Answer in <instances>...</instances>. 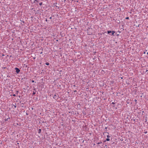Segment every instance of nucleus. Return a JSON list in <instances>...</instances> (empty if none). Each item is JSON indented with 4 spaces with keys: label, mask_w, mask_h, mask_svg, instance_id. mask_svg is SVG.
Listing matches in <instances>:
<instances>
[{
    "label": "nucleus",
    "mask_w": 148,
    "mask_h": 148,
    "mask_svg": "<svg viewBox=\"0 0 148 148\" xmlns=\"http://www.w3.org/2000/svg\"><path fill=\"white\" fill-rule=\"evenodd\" d=\"M32 83H34V80H32Z\"/></svg>",
    "instance_id": "obj_14"
},
{
    "label": "nucleus",
    "mask_w": 148,
    "mask_h": 148,
    "mask_svg": "<svg viewBox=\"0 0 148 148\" xmlns=\"http://www.w3.org/2000/svg\"><path fill=\"white\" fill-rule=\"evenodd\" d=\"M45 21H47V19H46Z\"/></svg>",
    "instance_id": "obj_20"
},
{
    "label": "nucleus",
    "mask_w": 148,
    "mask_h": 148,
    "mask_svg": "<svg viewBox=\"0 0 148 148\" xmlns=\"http://www.w3.org/2000/svg\"><path fill=\"white\" fill-rule=\"evenodd\" d=\"M12 96H13L15 97V96H16V95H15V94H13V95H12Z\"/></svg>",
    "instance_id": "obj_13"
},
{
    "label": "nucleus",
    "mask_w": 148,
    "mask_h": 148,
    "mask_svg": "<svg viewBox=\"0 0 148 148\" xmlns=\"http://www.w3.org/2000/svg\"><path fill=\"white\" fill-rule=\"evenodd\" d=\"M107 32L108 34H109L110 33H112V31H110V30L108 31Z\"/></svg>",
    "instance_id": "obj_5"
},
{
    "label": "nucleus",
    "mask_w": 148,
    "mask_h": 148,
    "mask_svg": "<svg viewBox=\"0 0 148 148\" xmlns=\"http://www.w3.org/2000/svg\"><path fill=\"white\" fill-rule=\"evenodd\" d=\"M135 101L136 102L137 101V100H136V99H135Z\"/></svg>",
    "instance_id": "obj_19"
},
{
    "label": "nucleus",
    "mask_w": 148,
    "mask_h": 148,
    "mask_svg": "<svg viewBox=\"0 0 148 148\" xmlns=\"http://www.w3.org/2000/svg\"><path fill=\"white\" fill-rule=\"evenodd\" d=\"M4 56V55H3V54L2 55V56Z\"/></svg>",
    "instance_id": "obj_22"
},
{
    "label": "nucleus",
    "mask_w": 148,
    "mask_h": 148,
    "mask_svg": "<svg viewBox=\"0 0 148 148\" xmlns=\"http://www.w3.org/2000/svg\"><path fill=\"white\" fill-rule=\"evenodd\" d=\"M115 32L114 31H112V35H114V33Z\"/></svg>",
    "instance_id": "obj_2"
},
{
    "label": "nucleus",
    "mask_w": 148,
    "mask_h": 148,
    "mask_svg": "<svg viewBox=\"0 0 148 148\" xmlns=\"http://www.w3.org/2000/svg\"><path fill=\"white\" fill-rule=\"evenodd\" d=\"M16 72L17 73H18L20 71V70L17 68H15V69Z\"/></svg>",
    "instance_id": "obj_1"
},
{
    "label": "nucleus",
    "mask_w": 148,
    "mask_h": 148,
    "mask_svg": "<svg viewBox=\"0 0 148 148\" xmlns=\"http://www.w3.org/2000/svg\"><path fill=\"white\" fill-rule=\"evenodd\" d=\"M145 133H147V132H145Z\"/></svg>",
    "instance_id": "obj_23"
},
{
    "label": "nucleus",
    "mask_w": 148,
    "mask_h": 148,
    "mask_svg": "<svg viewBox=\"0 0 148 148\" xmlns=\"http://www.w3.org/2000/svg\"><path fill=\"white\" fill-rule=\"evenodd\" d=\"M129 19V17H127L125 18V19Z\"/></svg>",
    "instance_id": "obj_9"
},
{
    "label": "nucleus",
    "mask_w": 148,
    "mask_h": 148,
    "mask_svg": "<svg viewBox=\"0 0 148 148\" xmlns=\"http://www.w3.org/2000/svg\"><path fill=\"white\" fill-rule=\"evenodd\" d=\"M110 140V139L108 138H107L106 139V140L107 141H109Z\"/></svg>",
    "instance_id": "obj_6"
},
{
    "label": "nucleus",
    "mask_w": 148,
    "mask_h": 148,
    "mask_svg": "<svg viewBox=\"0 0 148 148\" xmlns=\"http://www.w3.org/2000/svg\"><path fill=\"white\" fill-rule=\"evenodd\" d=\"M144 54L145 53V52H144Z\"/></svg>",
    "instance_id": "obj_21"
},
{
    "label": "nucleus",
    "mask_w": 148,
    "mask_h": 148,
    "mask_svg": "<svg viewBox=\"0 0 148 148\" xmlns=\"http://www.w3.org/2000/svg\"><path fill=\"white\" fill-rule=\"evenodd\" d=\"M13 106H14V107L15 108H16V105H13Z\"/></svg>",
    "instance_id": "obj_12"
},
{
    "label": "nucleus",
    "mask_w": 148,
    "mask_h": 148,
    "mask_svg": "<svg viewBox=\"0 0 148 148\" xmlns=\"http://www.w3.org/2000/svg\"><path fill=\"white\" fill-rule=\"evenodd\" d=\"M54 99H56L57 98V96L56 95H55L53 97Z\"/></svg>",
    "instance_id": "obj_4"
},
{
    "label": "nucleus",
    "mask_w": 148,
    "mask_h": 148,
    "mask_svg": "<svg viewBox=\"0 0 148 148\" xmlns=\"http://www.w3.org/2000/svg\"><path fill=\"white\" fill-rule=\"evenodd\" d=\"M102 143V142H100V143H97V144L98 145H99V144L100 143Z\"/></svg>",
    "instance_id": "obj_10"
},
{
    "label": "nucleus",
    "mask_w": 148,
    "mask_h": 148,
    "mask_svg": "<svg viewBox=\"0 0 148 148\" xmlns=\"http://www.w3.org/2000/svg\"><path fill=\"white\" fill-rule=\"evenodd\" d=\"M71 1H73L74 0H70Z\"/></svg>",
    "instance_id": "obj_24"
},
{
    "label": "nucleus",
    "mask_w": 148,
    "mask_h": 148,
    "mask_svg": "<svg viewBox=\"0 0 148 148\" xmlns=\"http://www.w3.org/2000/svg\"><path fill=\"white\" fill-rule=\"evenodd\" d=\"M107 137L108 138H110V136H109V135H107Z\"/></svg>",
    "instance_id": "obj_11"
},
{
    "label": "nucleus",
    "mask_w": 148,
    "mask_h": 148,
    "mask_svg": "<svg viewBox=\"0 0 148 148\" xmlns=\"http://www.w3.org/2000/svg\"><path fill=\"white\" fill-rule=\"evenodd\" d=\"M41 129H39L38 130V133L39 134H40L41 133Z\"/></svg>",
    "instance_id": "obj_3"
},
{
    "label": "nucleus",
    "mask_w": 148,
    "mask_h": 148,
    "mask_svg": "<svg viewBox=\"0 0 148 148\" xmlns=\"http://www.w3.org/2000/svg\"><path fill=\"white\" fill-rule=\"evenodd\" d=\"M51 18H52V16L50 17L49 18V19H51Z\"/></svg>",
    "instance_id": "obj_17"
},
{
    "label": "nucleus",
    "mask_w": 148,
    "mask_h": 148,
    "mask_svg": "<svg viewBox=\"0 0 148 148\" xmlns=\"http://www.w3.org/2000/svg\"><path fill=\"white\" fill-rule=\"evenodd\" d=\"M147 54L148 55V52L147 53Z\"/></svg>",
    "instance_id": "obj_25"
},
{
    "label": "nucleus",
    "mask_w": 148,
    "mask_h": 148,
    "mask_svg": "<svg viewBox=\"0 0 148 148\" xmlns=\"http://www.w3.org/2000/svg\"><path fill=\"white\" fill-rule=\"evenodd\" d=\"M35 94H36V92H33V93H32V95H35Z\"/></svg>",
    "instance_id": "obj_8"
},
{
    "label": "nucleus",
    "mask_w": 148,
    "mask_h": 148,
    "mask_svg": "<svg viewBox=\"0 0 148 148\" xmlns=\"http://www.w3.org/2000/svg\"><path fill=\"white\" fill-rule=\"evenodd\" d=\"M16 92V94H18V91H17V92Z\"/></svg>",
    "instance_id": "obj_18"
},
{
    "label": "nucleus",
    "mask_w": 148,
    "mask_h": 148,
    "mask_svg": "<svg viewBox=\"0 0 148 148\" xmlns=\"http://www.w3.org/2000/svg\"><path fill=\"white\" fill-rule=\"evenodd\" d=\"M42 3H39L40 5H41L42 4Z\"/></svg>",
    "instance_id": "obj_15"
},
{
    "label": "nucleus",
    "mask_w": 148,
    "mask_h": 148,
    "mask_svg": "<svg viewBox=\"0 0 148 148\" xmlns=\"http://www.w3.org/2000/svg\"><path fill=\"white\" fill-rule=\"evenodd\" d=\"M112 104H115V103H114V102H112Z\"/></svg>",
    "instance_id": "obj_16"
},
{
    "label": "nucleus",
    "mask_w": 148,
    "mask_h": 148,
    "mask_svg": "<svg viewBox=\"0 0 148 148\" xmlns=\"http://www.w3.org/2000/svg\"><path fill=\"white\" fill-rule=\"evenodd\" d=\"M124 148H125V147H124Z\"/></svg>",
    "instance_id": "obj_26"
},
{
    "label": "nucleus",
    "mask_w": 148,
    "mask_h": 148,
    "mask_svg": "<svg viewBox=\"0 0 148 148\" xmlns=\"http://www.w3.org/2000/svg\"><path fill=\"white\" fill-rule=\"evenodd\" d=\"M45 64L47 65H49V63L48 62H47L45 63Z\"/></svg>",
    "instance_id": "obj_7"
}]
</instances>
